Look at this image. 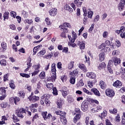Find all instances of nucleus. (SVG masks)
I'll list each match as a JSON object with an SVG mask.
<instances>
[{
  "instance_id": "1",
  "label": "nucleus",
  "mask_w": 125,
  "mask_h": 125,
  "mask_svg": "<svg viewBox=\"0 0 125 125\" xmlns=\"http://www.w3.org/2000/svg\"><path fill=\"white\" fill-rule=\"evenodd\" d=\"M72 38L71 37V35H68V38L70 42H68V45L69 46H72V47H75L77 46V44L74 43L77 39V33L74 31H72Z\"/></svg>"
},
{
  "instance_id": "2",
  "label": "nucleus",
  "mask_w": 125,
  "mask_h": 125,
  "mask_svg": "<svg viewBox=\"0 0 125 125\" xmlns=\"http://www.w3.org/2000/svg\"><path fill=\"white\" fill-rule=\"evenodd\" d=\"M16 115H17L19 118L23 119L24 118V116L26 115V110L24 108L17 109L16 111Z\"/></svg>"
},
{
  "instance_id": "3",
  "label": "nucleus",
  "mask_w": 125,
  "mask_h": 125,
  "mask_svg": "<svg viewBox=\"0 0 125 125\" xmlns=\"http://www.w3.org/2000/svg\"><path fill=\"white\" fill-rule=\"evenodd\" d=\"M49 95L48 94H45L41 97V99H43L44 100L45 104L47 106H49L50 103V102L49 101Z\"/></svg>"
},
{
  "instance_id": "4",
  "label": "nucleus",
  "mask_w": 125,
  "mask_h": 125,
  "mask_svg": "<svg viewBox=\"0 0 125 125\" xmlns=\"http://www.w3.org/2000/svg\"><path fill=\"white\" fill-rule=\"evenodd\" d=\"M33 68L34 69V71L32 73V76H36V75H38V74H39V73H40V69L41 68V64H40V63L35 64L33 66Z\"/></svg>"
},
{
  "instance_id": "5",
  "label": "nucleus",
  "mask_w": 125,
  "mask_h": 125,
  "mask_svg": "<svg viewBox=\"0 0 125 125\" xmlns=\"http://www.w3.org/2000/svg\"><path fill=\"white\" fill-rule=\"evenodd\" d=\"M81 108L83 112H86L88 110V102L84 101L82 103Z\"/></svg>"
},
{
  "instance_id": "6",
  "label": "nucleus",
  "mask_w": 125,
  "mask_h": 125,
  "mask_svg": "<svg viewBox=\"0 0 125 125\" xmlns=\"http://www.w3.org/2000/svg\"><path fill=\"white\" fill-rule=\"evenodd\" d=\"M105 94L108 97H113L115 96V92L112 89H107L105 90Z\"/></svg>"
},
{
  "instance_id": "7",
  "label": "nucleus",
  "mask_w": 125,
  "mask_h": 125,
  "mask_svg": "<svg viewBox=\"0 0 125 125\" xmlns=\"http://www.w3.org/2000/svg\"><path fill=\"white\" fill-rule=\"evenodd\" d=\"M47 112L46 111H43L42 112V115L45 121H46V120H49L50 118L52 117V115L49 113L48 115H47Z\"/></svg>"
},
{
  "instance_id": "8",
  "label": "nucleus",
  "mask_w": 125,
  "mask_h": 125,
  "mask_svg": "<svg viewBox=\"0 0 125 125\" xmlns=\"http://www.w3.org/2000/svg\"><path fill=\"white\" fill-rule=\"evenodd\" d=\"M61 92L64 98H65V97H66V96H67V95H68V94L69 93V90L66 87H62V90Z\"/></svg>"
},
{
  "instance_id": "9",
  "label": "nucleus",
  "mask_w": 125,
  "mask_h": 125,
  "mask_svg": "<svg viewBox=\"0 0 125 125\" xmlns=\"http://www.w3.org/2000/svg\"><path fill=\"white\" fill-rule=\"evenodd\" d=\"M28 99L30 100V101H32V102H36L40 100V97H39V96H33L32 97V96H30L28 97Z\"/></svg>"
},
{
  "instance_id": "10",
  "label": "nucleus",
  "mask_w": 125,
  "mask_h": 125,
  "mask_svg": "<svg viewBox=\"0 0 125 125\" xmlns=\"http://www.w3.org/2000/svg\"><path fill=\"white\" fill-rule=\"evenodd\" d=\"M49 13L51 16H55L57 14V9L53 8L49 11Z\"/></svg>"
},
{
  "instance_id": "11",
  "label": "nucleus",
  "mask_w": 125,
  "mask_h": 125,
  "mask_svg": "<svg viewBox=\"0 0 125 125\" xmlns=\"http://www.w3.org/2000/svg\"><path fill=\"white\" fill-rule=\"evenodd\" d=\"M113 86H115V87H117V88H121L122 85V82H121V81L119 80H117L113 83Z\"/></svg>"
},
{
  "instance_id": "12",
  "label": "nucleus",
  "mask_w": 125,
  "mask_h": 125,
  "mask_svg": "<svg viewBox=\"0 0 125 125\" xmlns=\"http://www.w3.org/2000/svg\"><path fill=\"white\" fill-rule=\"evenodd\" d=\"M113 62L115 66H117L118 64L121 63V59L118 58L117 57H113L112 58Z\"/></svg>"
},
{
  "instance_id": "13",
  "label": "nucleus",
  "mask_w": 125,
  "mask_h": 125,
  "mask_svg": "<svg viewBox=\"0 0 125 125\" xmlns=\"http://www.w3.org/2000/svg\"><path fill=\"white\" fill-rule=\"evenodd\" d=\"M86 76L90 79H96V74L93 72H88L86 73Z\"/></svg>"
},
{
  "instance_id": "14",
  "label": "nucleus",
  "mask_w": 125,
  "mask_h": 125,
  "mask_svg": "<svg viewBox=\"0 0 125 125\" xmlns=\"http://www.w3.org/2000/svg\"><path fill=\"white\" fill-rule=\"evenodd\" d=\"M91 91L95 94L96 96H100V93L99 92V91L97 89L95 88H93L91 89Z\"/></svg>"
},
{
  "instance_id": "15",
  "label": "nucleus",
  "mask_w": 125,
  "mask_h": 125,
  "mask_svg": "<svg viewBox=\"0 0 125 125\" xmlns=\"http://www.w3.org/2000/svg\"><path fill=\"white\" fill-rule=\"evenodd\" d=\"M45 53H46V50H45V49L43 48L37 54V55L39 57H42Z\"/></svg>"
},
{
  "instance_id": "16",
  "label": "nucleus",
  "mask_w": 125,
  "mask_h": 125,
  "mask_svg": "<svg viewBox=\"0 0 125 125\" xmlns=\"http://www.w3.org/2000/svg\"><path fill=\"white\" fill-rule=\"evenodd\" d=\"M57 105L58 106V108L59 109L62 108V105H63V101H62L61 99H58L57 102Z\"/></svg>"
},
{
  "instance_id": "17",
  "label": "nucleus",
  "mask_w": 125,
  "mask_h": 125,
  "mask_svg": "<svg viewBox=\"0 0 125 125\" xmlns=\"http://www.w3.org/2000/svg\"><path fill=\"white\" fill-rule=\"evenodd\" d=\"M51 72L52 74H56V63H53L51 65Z\"/></svg>"
},
{
  "instance_id": "18",
  "label": "nucleus",
  "mask_w": 125,
  "mask_h": 125,
  "mask_svg": "<svg viewBox=\"0 0 125 125\" xmlns=\"http://www.w3.org/2000/svg\"><path fill=\"white\" fill-rule=\"evenodd\" d=\"M53 56V52L48 53L47 55H44L43 58L45 59H50Z\"/></svg>"
},
{
  "instance_id": "19",
  "label": "nucleus",
  "mask_w": 125,
  "mask_h": 125,
  "mask_svg": "<svg viewBox=\"0 0 125 125\" xmlns=\"http://www.w3.org/2000/svg\"><path fill=\"white\" fill-rule=\"evenodd\" d=\"M55 80H56V73L53 74V75L47 79L48 81L52 82L53 83V82H55Z\"/></svg>"
},
{
  "instance_id": "20",
  "label": "nucleus",
  "mask_w": 125,
  "mask_h": 125,
  "mask_svg": "<svg viewBox=\"0 0 125 125\" xmlns=\"http://www.w3.org/2000/svg\"><path fill=\"white\" fill-rule=\"evenodd\" d=\"M77 45H80V49H84L85 46V44L83 42L79 41L77 43Z\"/></svg>"
},
{
  "instance_id": "21",
  "label": "nucleus",
  "mask_w": 125,
  "mask_h": 125,
  "mask_svg": "<svg viewBox=\"0 0 125 125\" xmlns=\"http://www.w3.org/2000/svg\"><path fill=\"white\" fill-rule=\"evenodd\" d=\"M0 93L1 95H6V90H5V88H4V87H0Z\"/></svg>"
},
{
  "instance_id": "22",
  "label": "nucleus",
  "mask_w": 125,
  "mask_h": 125,
  "mask_svg": "<svg viewBox=\"0 0 125 125\" xmlns=\"http://www.w3.org/2000/svg\"><path fill=\"white\" fill-rule=\"evenodd\" d=\"M99 85L101 88H102V89H104V88H106V86H107L106 83H105L103 81H101L100 82Z\"/></svg>"
},
{
  "instance_id": "23",
  "label": "nucleus",
  "mask_w": 125,
  "mask_h": 125,
  "mask_svg": "<svg viewBox=\"0 0 125 125\" xmlns=\"http://www.w3.org/2000/svg\"><path fill=\"white\" fill-rule=\"evenodd\" d=\"M79 68L81 69V70H83V72H86L87 71V69H86V67H85V65L83 64H79Z\"/></svg>"
},
{
  "instance_id": "24",
  "label": "nucleus",
  "mask_w": 125,
  "mask_h": 125,
  "mask_svg": "<svg viewBox=\"0 0 125 125\" xmlns=\"http://www.w3.org/2000/svg\"><path fill=\"white\" fill-rule=\"evenodd\" d=\"M39 77L41 80H44L45 78V72L42 71L39 75Z\"/></svg>"
},
{
  "instance_id": "25",
  "label": "nucleus",
  "mask_w": 125,
  "mask_h": 125,
  "mask_svg": "<svg viewBox=\"0 0 125 125\" xmlns=\"http://www.w3.org/2000/svg\"><path fill=\"white\" fill-rule=\"evenodd\" d=\"M9 15V12H8V11L4 12V13L3 15V17L4 18V21H5V20H8Z\"/></svg>"
},
{
  "instance_id": "26",
  "label": "nucleus",
  "mask_w": 125,
  "mask_h": 125,
  "mask_svg": "<svg viewBox=\"0 0 125 125\" xmlns=\"http://www.w3.org/2000/svg\"><path fill=\"white\" fill-rule=\"evenodd\" d=\"M1 47L2 51L3 52L5 51V50H6L7 46H6V43L5 42L1 43Z\"/></svg>"
},
{
  "instance_id": "27",
  "label": "nucleus",
  "mask_w": 125,
  "mask_h": 125,
  "mask_svg": "<svg viewBox=\"0 0 125 125\" xmlns=\"http://www.w3.org/2000/svg\"><path fill=\"white\" fill-rule=\"evenodd\" d=\"M80 119H81V115L79 114L76 115L75 117H74L73 119V122L74 124H77V122H78V121H79V120H80Z\"/></svg>"
},
{
  "instance_id": "28",
  "label": "nucleus",
  "mask_w": 125,
  "mask_h": 125,
  "mask_svg": "<svg viewBox=\"0 0 125 125\" xmlns=\"http://www.w3.org/2000/svg\"><path fill=\"white\" fill-rule=\"evenodd\" d=\"M56 114L61 116V117H64V116L66 115V113L63 112V111H61L60 110L56 111Z\"/></svg>"
},
{
  "instance_id": "29",
  "label": "nucleus",
  "mask_w": 125,
  "mask_h": 125,
  "mask_svg": "<svg viewBox=\"0 0 125 125\" xmlns=\"http://www.w3.org/2000/svg\"><path fill=\"white\" fill-rule=\"evenodd\" d=\"M18 96L21 98H25V93L23 91H20L18 93Z\"/></svg>"
},
{
  "instance_id": "30",
  "label": "nucleus",
  "mask_w": 125,
  "mask_h": 125,
  "mask_svg": "<svg viewBox=\"0 0 125 125\" xmlns=\"http://www.w3.org/2000/svg\"><path fill=\"white\" fill-rule=\"evenodd\" d=\"M101 110H102V106L98 105L97 106V110L95 108H93L92 109V112H98V111H101Z\"/></svg>"
},
{
  "instance_id": "31",
  "label": "nucleus",
  "mask_w": 125,
  "mask_h": 125,
  "mask_svg": "<svg viewBox=\"0 0 125 125\" xmlns=\"http://www.w3.org/2000/svg\"><path fill=\"white\" fill-rule=\"evenodd\" d=\"M11 100H14V102L15 104H17V102H19L20 101V98L18 97H15V98H11Z\"/></svg>"
},
{
  "instance_id": "32",
  "label": "nucleus",
  "mask_w": 125,
  "mask_h": 125,
  "mask_svg": "<svg viewBox=\"0 0 125 125\" xmlns=\"http://www.w3.org/2000/svg\"><path fill=\"white\" fill-rule=\"evenodd\" d=\"M69 82L70 83H72V84H75V83H76V78L74 76H71Z\"/></svg>"
},
{
  "instance_id": "33",
  "label": "nucleus",
  "mask_w": 125,
  "mask_h": 125,
  "mask_svg": "<svg viewBox=\"0 0 125 125\" xmlns=\"http://www.w3.org/2000/svg\"><path fill=\"white\" fill-rule=\"evenodd\" d=\"M74 62H70L68 65V69H69V70H71L72 69H73V68L74 67Z\"/></svg>"
},
{
  "instance_id": "34",
  "label": "nucleus",
  "mask_w": 125,
  "mask_h": 125,
  "mask_svg": "<svg viewBox=\"0 0 125 125\" xmlns=\"http://www.w3.org/2000/svg\"><path fill=\"white\" fill-rule=\"evenodd\" d=\"M64 9H65V10H68L69 12L71 13H72V12L73 11V9H72V8H71V7L69 6V5H66L64 6Z\"/></svg>"
},
{
  "instance_id": "35",
  "label": "nucleus",
  "mask_w": 125,
  "mask_h": 125,
  "mask_svg": "<svg viewBox=\"0 0 125 125\" xmlns=\"http://www.w3.org/2000/svg\"><path fill=\"white\" fill-rule=\"evenodd\" d=\"M79 74V71H78V70H74L71 73H70V75H71V76H73V77H76L77 76H78Z\"/></svg>"
},
{
  "instance_id": "36",
  "label": "nucleus",
  "mask_w": 125,
  "mask_h": 125,
  "mask_svg": "<svg viewBox=\"0 0 125 125\" xmlns=\"http://www.w3.org/2000/svg\"><path fill=\"white\" fill-rule=\"evenodd\" d=\"M74 3L78 7L82 6V2L80 1V0H75Z\"/></svg>"
},
{
  "instance_id": "37",
  "label": "nucleus",
  "mask_w": 125,
  "mask_h": 125,
  "mask_svg": "<svg viewBox=\"0 0 125 125\" xmlns=\"http://www.w3.org/2000/svg\"><path fill=\"white\" fill-rule=\"evenodd\" d=\"M67 100L69 103H73L74 101V98H73L72 96H68L67 97Z\"/></svg>"
},
{
  "instance_id": "38",
  "label": "nucleus",
  "mask_w": 125,
  "mask_h": 125,
  "mask_svg": "<svg viewBox=\"0 0 125 125\" xmlns=\"http://www.w3.org/2000/svg\"><path fill=\"white\" fill-rule=\"evenodd\" d=\"M105 66H106V64H105V62H103L102 63H100L98 66V69L99 70H101V69H103V68H105Z\"/></svg>"
},
{
  "instance_id": "39",
  "label": "nucleus",
  "mask_w": 125,
  "mask_h": 125,
  "mask_svg": "<svg viewBox=\"0 0 125 125\" xmlns=\"http://www.w3.org/2000/svg\"><path fill=\"white\" fill-rule=\"evenodd\" d=\"M100 60V61H103L105 59V56H104V53H100L99 54Z\"/></svg>"
},
{
  "instance_id": "40",
  "label": "nucleus",
  "mask_w": 125,
  "mask_h": 125,
  "mask_svg": "<svg viewBox=\"0 0 125 125\" xmlns=\"http://www.w3.org/2000/svg\"><path fill=\"white\" fill-rule=\"evenodd\" d=\"M118 8L119 11H123V10H124V8H125V6L119 3L118 5Z\"/></svg>"
},
{
  "instance_id": "41",
  "label": "nucleus",
  "mask_w": 125,
  "mask_h": 125,
  "mask_svg": "<svg viewBox=\"0 0 125 125\" xmlns=\"http://www.w3.org/2000/svg\"><path fill=\"white\" fill-rule=\"evenodd\" d=\"M73 114L74 115H81V110L79 108H75V112H73Z\"/></svg>"
},
{
  "instance_id": "42",
  "label": "nucleus",
  "mask_w": 125,
  "mask_h": 125,
  "mask_svg": "<svg viewBox=\"0 0 125 125\" xmlns=\"http://www.w3.org/2000/svg\"><path fill=\"white\" fill-rule=\"evenodd\" d=\"M109 113L110 114H113L115 115L118 113V110H117L116 108H114L113 109H109Z\"/></svg>"
},
{
  "instance_id": "43",
  "label": "nucleus",
  "mask_w": 125,
  "mask_h": 125,
  "mask_svg": "<svg viewBox=\"0 0 125 125\" xmlns=\"http://www.w3.org/2000/svg\"><path fill=\"white\" fill-rule=\"evenodd\" d=\"M28 15L29 14H28V12L25 11H23L21 14V16H22V17H24V18H27Z\"/></svg>"
},
{
  "instance_id": "44",
  "label": "nucleus",
  "mask_w": 125,
  "mask_h": 125,
  "mask_svg": "<svg viewBox=\"0 0 125 125\" xmlns=\"http://www.w3.org/2000/svg\"><path fill=\"white\" fill-rule=\"evenodd\" d=\"M20 75L21 77H22V78H30V75L28 74L20 73Z\"/></svg>"
},
{
  "instance_id": "45",
  "label": "nucleus",
  "mask_w": 125,
  "mask_h": 125,
  "mask_svg": "<svg viewBox=\"0 0 125 125\" xmlns=\"http://www.w3.org/2000/svg\"><path fill=\"white\" fill-rule=\"evenodd\" d=\"M84 84L83 83V80H81L77 84V86L78 87H80V86H83V85H84Z\"/></svg>"
},
{
  "instance_id": "46",
  "label": "nucleus",
  "mask_w": 125,
  "mask_h": 125,
  "mask_svg": "<svg viewBox=\"0 0 125 125\" xmlns=\"http://www.w3.org/2000/svg\"><path fill=\"white\" fill-rule=\"evenodd\" d=\"M65 26H64V24L63 25H60L59 26L60 29L62 30V31H63V32H68V30H67L66 28L65 27Z\"/></svg>"
},
{
  "instance_id": "47",
  "label": "nucleus",
  "mask_w": 125,
  "mask_h": 125,
  "mask_svg": "<svg viewBox=\"0 0 125 125\" xmlns=\"http://www.w3.org/2000/svg\"><path fill=\"white\" fill-rule=\"evenodd\" d=\"M46 86L47 87V88H48L49 89H51V88H52V89L54 88L53 87V84L52 83H48L47 84Z\"/></svg>"
},
{
  "instance_id": "48",
  "label": "nucleus",
  "mask_w": 125,
  "mask_h": 125,
  "mask_svg": "<svg viewBox=\"0 0 125 125\" xmlns=\"http://www.w3.org/2000/svg\"><path fill=\"white\" fill-rule=\"evenodd\" d=\"M0 64L1 66H6V61L5 60H2L0 61Z\"/></svg>"
},
{
  "instance_id": "49",
  "label": "nucleus",
  "mask_w": 125,
  "mask_h": 125,
  "mask_svg": "<svg viewBox=\"0 0 125 125\" xmlns=\"http://www.w3.org/2000/svg\"><path fill=\"white\" fill-rule=\"evenodd\" d=\"M61 80L63 83H65L67 81V76L66 75H63L61 77Z\"/></svg>"
},
{
  "instance_id": "50",
  "label": "nucleus",
  "mask_w": 125,
  "mask_h": 125,
  "mask_svg": "<svg viewBox=\"0 0 125 125\" xmlns=\"http://www.w3.org/2000/svg\"><path fill=\"white\" fill-rule=\"evenodd\" d=\"M31 61H32L31 58L28 59V61L27 63V65H28L27 68H31V67L32 66V63H31Z\"/></svg>"
},
{
  "instance_id": "51",
  "label": "nucleus",
  "mask_w": 125,
  "mask_h": 125,
  "mask_svg": "<svg viewBox=\"0 0 125 125\" xmlns=\"http://www.w3.org/2000/svg\"><path fill=\"white\" fill-rule=\"evenodd\" d=\"M99 19H100V16L99 15H97L94 20V23H97L98 21H99Z\"/></svg>"
},
{
  "instance_id": "52",
  "label": "nucleus",
  "mask_w": 125,
  "mask_h": 125,
  "mask_svg": "<svg viewBox=\"0 0 125 125\" xmlns=\"http://www.w3.org/2000/svg\"><path fill=\"white\" fill-rule=\"evenodd\" d=\"M10 16L11 17H13V18H15V17H16L17 14H16V12L14 11H11L10 13Z\"/></svg>"
},
{
  "instance_id": "53",
  "label": "nucleus",
  "mask_w": 125,
  "mask_h": 125,
  "mask_svg": "<svg viewBox=\"0 0 125 125\" xmlns=\"http://www.w3.org/2000/svg\"><path fill=\"white\" fill-rule=\"evenodd\" d=\"M92 16H93V12L91 11H89L88 12V18H92Z\"/></svg>"
},
{
  "instance_id": "54",
  "label": "nucleus",
  "mask_w": 125,
  "mask_h": 125,
  "mask_svg": "<svg viewBox=\"0 0 125 125\" xmlns=\"http://www.w3.org/2000/svg\"><path fill=\"white\" fill-rule=\"evenodd\" d=\"M111 51V48L110 47H105L104 48V52H105V53H107V52H110Z\"/></svg>"
},
{
  "instance_id": "55",
  "label": "nucleus",
  "mask_w": 125,
  "mask_h": 125,
  "mask_svg": "<svg viewBox=\"0 0 125 125\" xmlns=\"http://www.w3.org/2000/svg\"><path fill=\"white\" fill-rule=\"evenodd\" d=\"M83 92H84V93H86L87 94H89V95H91V93L85 88H83Z\"/></svg>"
},
{
  "instance_id": "56",
  "label": "nucleus",
  "mask_w": 125,
  "mask_h": 125,
  "mask_svg": "<svg viewBox=\"0 0 125 125\" xmlns=\"http://www.w3.org/2000/svg\"><path fill=\"white\" fill-rule=\"evenodd\" d=\"M53 94L54 95H58V92H57V89L56 87H54L53 88Z\"/></svg>"
},
{
  "instance_id": "57",
  "label": "nucleus",
  "mask_w": 125,
  "mask_h": 125,
  "mask_svg": "<svg viewBox=\"0 0 125 125\" xmlns=\"http://www.w3.org/2000/svg\"><path fill=\"white\" fill-rule=\"evenodd\" d=\"M87 85L88 86L90 87V88H92V87H93V83H92V82H88Z\"/></svg>"
},
{
  "instance_id": "58",
  "label": "nucleus",
  "mask_w": 125,
  "mask_h": 125,
  "mask_svg": "<svg viewBox=\"0 0 125 125\" xmlns=\"http://www.w3.org/2000/svg\"><path fill=\"white\" fill-rule=\"evenodd\" d=\"M42 81H40L37 84V88L38 89H40L41 87H42Z\"/></svg>"
},
{
  "instance_id": "59",
  "label": "nucleus",
  "mask_w": 125,
  "mask_h": 125,
  "mask_svg": "<svg viewBox=\"0 0 125 125\" xmlns=\"http://www.w3.org/2000/svg\"><path fill=\"white\" fill-rule=\"evenodd\" d=\"M120 54V52L118 50H114L112 52V55L115 56V55H119Z\"/></svg>"
},
{
  "instance_id": "60",
  "label": "nucleus",
  "mask_w": 125,
  "mask_h": 125,
  "mask_svg": "<svg viewBox=\"0 0 125 125\" xmlns=\"http://www.w3.org/2000/svg\"><path fill=\"white\" fill-rule=\"evenodd\" d=\"M61 121L63 125H66L67 124V119H66V117H63L61 119Z\"/></svg>"
},
{
  "instance_id": "61",
  "label": "nucleus",
  "mask_w": 125,
  "mask_h": 125,
  "mask_svg": "<svg viewBox=\"0 0 125 125\" xmlns=\"http://www.w3.org/2000/svg\"><path fill=\"white\" fill-rule=\"evenodd\" d=\"M45 21L47 24V25H50L51 22H50V19H49V18H46L45 20Z\"/></svg>"
},
{
  "instance_id": "62",
  "label": "nucleus",
  "mask_w": 125,
  "mask_h": 125,
  "mask_svg": "<svg viewBox=\"0 0 125 125\" xmlns=\"http://www.w3.org/2000/svg\"><path fill=\"white\" fill-rule=\"evenodd\" d=\"M32 22H33L32 20L26 19L24 21V22L25 23H27V24H32Z\"/></svg>"
},
{
  "instance_id": "63",
  "label": "nucleus",
  "mask_w": 125,
  "mask_h": 125,
  "mask_svg": "<svg viewBox=\"0 0 125 125\" xmlns=\"http://www.w3.org/2000/svg\"><path fill=\"white\" fill-rule=\"evenodd\" d=\"M112 68L113 66H107V70L110 73V74H113V70L112 69Z\"/></svg>"
},
{
  "instance_id": "64",
  "label": "nucleus",
  "mask_w": 125,
  "mask_h": 125,
  "mask_svg": "<svg viewBox=\"0 0 125 125\" xmlns=\"http://www.w3.org/2000/svg\"><path fill=\"white\" fill-rule=\"evenodd\" d=\"M1 107L2 108H5L6 107H7V103H2L1 104Z\"/></svg>"
}]
</instances>
